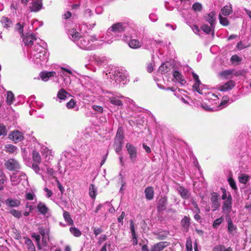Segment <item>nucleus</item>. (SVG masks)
<instances>
[{
	"label": "nucleus",
	"instance_id": "7",
	"mask_svg": "<svg viewBox=\"0 0 251 251\" xmlns=\"http://www.w3.org/2000/svg\"><path fill=\"white\" fill-rule=\"evenodd\" d=\"M9 138L15 143H17L24 139V134L18 130H14L9 135Z\"/></svg>",
	"mask_w": 251,
	"mask_h": 251
},
{
	"label": "nucleus",
	"instance_id": "2",
	"mask_svg": "<svg viewBox=\"0 0 251 251\" xmlns=\"http://www.w3.org/2000/svg\"><path fill=\"white\" fill-rule=\"evenodd\" d=\"M49 54L47 50L39 45H36L31 52L30 59L36 64H43L46 63L48 60Z\"/></svg>",
	"mask_w": 251,
	"mask_h": 251
},
{
	"label": "nucleus",
	"instance_id": "39",
	"mask_svg": "<svg viewBox=\"0 0 251 251\" xmlns=\"http://www.w3.org/2000/svg\"><path fill=\"white\" fill-rule=\"evenodd\" d=\"M69 34L71 36L72 39L76 42L78 38L80 37H79V33L77 32L75 29L70 30L69 32Z\"/></svg>",
	"mask_w": 251,
	"mask_h": 251
},
{
	"label": "nucleus",
	"instance_id": "21",
	"mask_svg": "<svg viewBox=\"0 0 251 251\" xmlns=\"http://www.w3.org/2000/svg\"><path fill=\"white\" fill-rule=\"evenodd\" d=\"M177 191L183 199H187L189 198L190 193L187 189L182 186H179L177 188Z\"/></svg>",
	"mask_w": 251,
	"mask_h": 251
},
{
	"label": "nucleus",
	"instance_id": "16",
	"mask_svg": "<svg viewBox=\"0 0 251 251\" xmlns=\"http://www.w3.org/2000/svg\"><path fill=\"white\" fill-rule=\"evenodd\" d=\"M56 74V73L54 71H45L40 73V76L43 81H47L50 79V78L55 76Z\"/></svg>",
	"mask_w": 251,
	"mask_h": 251
},
{
	"label": "nucleus",
	"instance_id": "62",
	"mask_svg": "<svg viewBox=\"0 0 251 251\" xmlns=\"http://www.w3.org/2000/svg\"><path fill=\"white\" fill-rule=\"evenodd\" d=\"M149 18L153 22L157 21L158 19L157 15L154 13H151L149 15Z\"/></svg>",
	"mask_w": 251,
	"mask_h": 251
},
{
	"label": "nucleus",
	"instance_id": "3",
	"mask_svg": "<svg viewBox=\"0 0 251 251\" xmlns=\"http://www.w3.org/2000/svg\"><path fill=\"white\" fill-rule=\"evenodd\" d=\"M97 40L95 36H84L78 38L77 45L80 48L83 50H92L96 48L93 43Z\"/></svg>",
	"mask_w": 251,
	"mask_h": 251
},
{
	"label": "nucleus",
	"instance_id": "19",
	"mask_svg": "<svg viewBox=\"0 0 251 251\" xmlns=\"http://www.w3.org/2000/svg\"><path fill=\"white\" fill-rule=\"evenodd\" d=\"M167 245L168 243L166 242H160L152 247L151 251H161Z\"/></svg>",
	"mask_w": 251,
	"mask_h": 251
},
{
	"label": "nucleus",
	"instance_id": "22",
	"mask_svg": "<svg viewBox=\"0 0 251 251\" xmlns=\"http://www.w3.org/2000/svg\"><path fill=\"white\" fill-rule=\"evenodd\" d=\"M173 76L181 85L185 84L186 82L183 76L178 71L174 72Z\"/></svg>",
	"mask_w": 251,
	"mask_h": 251
},
{
	"label": "nucleus",
	"instance_id": "45",
	"mask_svg": "<svg viewBox=\"0 0 251 251\" xmlns=\"http://www.w3.org/2000/svg\"><path fill=\"white\" fill-rule=\"evenodd\" d=\"M166 199L164 198L159 200L158 205V208L159 210H163L166 208Z\"/></svg>",
	"mask_w": 251,
	"mask_h": 251
},
{
	"label": "nucleus",
	"instance_id": "58",
	"mask_svg": "<svg viewBox=\"0 0 251 251\" xmlns=\"http://www.w3.org/2000/svg\"><path fill=\"white\" fill-rule=\"evenodd\" d=\"M10 213L15 217L18 218H20L22 216L21 212L15 209H12L11 210H10Z\"/></svg>",
	"mask_w": 251,
	"mask_h": 251
},
{
	"label": "nucleus",
	"instance_id": "30",
	"mask_svg": "<svg viewBox=\"0 0 251 251\" xmlns=\"http://www.w3.org/2000/svg\"><path fill=\"white\" fill-rule=\"evenodd\" d=\"M25 18L23 19H21L20 22L16 25L15 28L16 30L21 34L22 36H24L23 34V27L25 25Z\"/></svg>",
	"mask_w": 251,
	"mask_h": 251
},
{
	"label": "nucleus",
	"instance_id": "10",
	"mask_svg": "<svg viewBox=\"0 0 251 251\" xmlns=\"http://www.w3.org/2000/svg\"><path fill=\"white\" fill-rule=\"evenodd\" d=\"M42 7L41 0H32V2L30 3L29 8L31 12H37L40 10Z\"/></svg>",
	"mask_w": 251,
	"mask_h": 251
},
{
	"label": "nucleus",
	"instance_id": "4",
	"mask_svg": "<svg viewBox=\"0 0 251 251\" xmlns=\"http://www.w3.org/2000/svg\"><path fill=\"white\" fill-rule=\"evenodd\" d=\"M102 97L104 100L110 102L113 105L118 106L123 105V102L120 99L124 98V97L121 95H117L116 93L104 91H103Z\"/></svg>",
	"mask_w": 251,
	"mask_h": 251
},
{
	"label": "nucleus",
	"instance_id": "64",
	"mask_svg": "<svg viewBox=\"0 0 251 251\" xmlns=\"http://www.w3.org/2000/svg\"><path fill=\"white\" fill-rule=\"evenodd\" d=\"M39 164L37 163H33L32 164V168L36 173H38L40 171Z\"/></svg>",
	"mask_w": 251,
	"mask_h": 251
},
{
	"label": "nucleus",
	"instance_id": "34",
	"mask_svg": "<svg viewBox=\"0 0 251 251\" xmlns=\"http://www.w3.org/2000/svg\"><path fill=\"white\" fill-rule=\"evenodd\" d=\"M232 12V8L230 6L226 5L224 6L222 9L221 13L222 16H228Z\"/></svg>",
	"mask_w": 251,
	"mask_h": 251
},
{
	"label": "nucleus",
	"instance_id": "35",
	"mask_svg": "<svg viewBox=\"0 0 251 251\" xmlns=\"http://www.w3.org/2000/svg\"><path fill=\"white\" fill-rule=\"evenodd\" d=\"M32 159L34 162L33 163L40 164L41 162V156L39 153L36 151H33L32 152Z\"/></svg>",
	"mask_w": 251,
	"mask_h": 251
},
{
	"label": "nucleus",
	"instance_id": "9",
	"mask_svg": "<svg viewBox=\"0 0 251 251\" xmlns=\"http://www.w3.org/2000/svg\"><path fill=\"white\" fill-rule=\"evenodd\" d=\"M236 83L232 80H230L226 83L217 86V89L222 92H226L231 90L235 86Z\"/></svg>",
	"mask_w": 251,
	"mask_h": 251
},
{
	"label": "nucleus",
	"instance_id": "55",
	"mask_svg": "<svg viewBox=\"0 0 251 251\" xmlns=\"http://www.w3.org/2000/svg\"><path fill=\"white\" fill-rule=\"evenodd\" d=\"M223 219L222 217L220 218L216 219L213 223V227L215 228H217L220 225V224L223 222Z\"/></svg>",
	"mask_w": 251,
	"mask_h": 251
},
{
	"label": "nucleus",
	"instance_id": "57",
	"mask_svg": "<svg viewBox=\"0 0 251 251\" xmlns=\"http://www.w3.org/2000/svg\"><path fill=\"white\" fill-rule=\"evenodd\" d=\"M230 61L232 63H238L241 61V58L237 55H234L231 56Z\"/></svg>",
	"mask_w": 251,
	"mask_h": 251
},
{
	"label": "nucleus",
	"instance_id": "37",
	"mask_svg": "<svg viewBox=\"0 0 251 251\" xmlns=\"http://www.w3.org/2000/svg\"><path fill=\"white\" fill-rule=\"evenodd\" d=\"M97 188L94 184H91L89 187V194L91 198L95 199L97 195Z\"/></svg>",
	"mask_w": 251,
	"mask_h": 251
},
{
	"label": "nucleus",
	"instance_id": "28",
	"mask_svg": "<svg viewBox=\"0 0 251 251\" xmlns=\"http://www.w3.org/2000/svg\"><path fill=\"white\" fill-rule=\"evenodd\" d=\"M146 198L148 200H151L153 199L154 196V191L151 187H148L145 190Z\"/></svg>",
	"mask_w": 251,
	"mask_h": 251
},
{
	"label": "nucleus",
	"instance_id": "26",
	"mask_svg": "<svg viewBox=\"0 0 251 251\" xmlns=\"http://www.w3.org/2000/svg\"><path fill=\"white\" fill-rule=\"evenodd\" d=\"M205 20L209 23L211 26L212 27L214 25L215 19H216V14L214 12H211L209 14L206 15L205 17Z\"/></svg>",
	"mask_w": 251,
	"mask_h": 251
},
{
	"label": "nucleus",
	"instance_id": "12",
	"mask_svg": "<svg viewBox=\"0 0 251 251\" xmlns=\"http://www.w3.org/2000/svg\"><path fill=\"white\" fill-rule=\"evenodd\" d=\"M218 195L216 193H213L210 198L211 207L213 211L216 210L220 206L218 201Z\"/></svg>",
	"mask_w": 251,
	"mask_h": 251
},
{
	"label": "nucleus",
	"instance_id": "44",
	"mask_svg": "<svg viewBox=\"0 0 251 251\" xmlns=\"http://www.w3.org/2000/svg\"><path fill=\"white\" fill-rule=\"evenodd\" d=\"M212 251H232L230 247L226 248L224 246L219 245L213 248Z\"/></svg>",
	"mask_w": 251,
	"mask_h": 251
},
{
	"label": "nucleus",
	"instance_id": "43",
	"mask_svg": "<svg viewBox=\"0 0 251 251\" xmlns=\"http://www.w3.org/2000/svg\"><path fill=\"white\" fill-rule=\"evenodd\" d=\"M169 65L168 63H163L162 64L158 69V72L161 73V74L166 73L169 71Z\"/></svg>",
	"mask_w": 251,
	"mask_h": 251
},
{
	"label": "nucleus",
	"instance_id": "52",
	"mask_svg": "<svg viewBox=\"0 0 251 251\" xmlns=\"http://www.w3.org/2000/svg\"><path fill=\"white\" fill-rule=\"evenodd\" d=\"M228 182L232 189L235 190H237V188L236 185V183L232 177H229L228 178Z\"/></svg>",
	"mask_w": 251,
	"mask_h": 251
},
{
	"label": "nucleus",
	"instance_id": "8",
	"mask_svg": "<svg viewBox=\"0 0 251 251\" xmlns=\"http://www.w3.org/2000/svg\"><path fill=\"white\" fill-rule=\"evenodd\" d=\"M4 165L9 171H13L20 168V165L19 162L13 158L9 159L7 160L5 162Z\"/></svg>",
	"mask_w": 251,
	"mask_h": 251
},
{
	"label": "nucleus",
	"instance_id": "36",
	"mask_svg": "<svg viewBox=\"0 0 251 251\" xmlns=\"http://www.w3.org/2000/svg\"><path fill=\"white\" fill-rule=\"evenodd\" d=\"M25 243L27 246L28 251H35L34 245L31 240L28 238H25Z\"/></svg>",
	"mask_w": 251,
	"mask_h": 251
},
{
	"label": "nucleus",
	"instance_id": "41",
	"mask_svg": "<svg viewBox=\"0 0 251 251\" xmlns=\"http://www.w3.org/2000/svg\"><path fill=\"white\" fill-rule=\"evenodd\" d=\"M68 93L63 89H60L57 93V97L60 100H65L67 98Z\"/></svg>",
	"mask_w": 251,
	"mask_h": 251
},
{
	"label": "nucleus",
	"instance_id": "48",
	"mask_svg": "<svg viewBox=\"0 0 251 251\" xmlns=\"http://www.w3.org/2000/svg\"><path fill=\"white\" fill-rule=\"evenodd\" d=\"M124 135L122 130L121 129H118L115 139L116 140H124Z\"/></svg>",
	"mask_w": 251,
	"mask_h": 251
},
{
	"label": "nucleus",
	"instance_id": "24",
	"mask_svg": "<svg viewBox=\"0 0 251 251\" xmlns=\"http://www.w3.org/2000/svg\"><path fill=\"white\" fill-rule=\"evenodd\" d=\"M37 209L41 214L44 215L47 214L49 212V208L44 203L42 202H40L38 204Z\"/></svg>",
	"mask_w": 251,
	"mask_h": 251
},
{
	"label": "nucleus",
	"instance_id": "54",
	"mask_svg": "<svg viewBox=\"0 0 251 251\" xmlns=\"http://www.w3.org/2000/svg\"><path fill=\"white\" fill-rule=\"evenodd\" d=\"M192 8L195 11L200 12L201 10L202 5L201 3L196 2L193 4Z\"/></svg>",
	"mask_w": 251,
	"mask_h": 251
},
{
	"label": "nucleus",
	"instance_id": "1",
	"mask_svg": "<svg viewBox=\"0 0 251 251\" xmlns=\"http://www.w3.org/2000/svg\"><path fill=\"white\" fill-rule=\"evenodd\" d=\"M126 28V25L124 23H116L113 24L108 28L103 37L104 39H101L100 41L106 44H111L114 40H120L121 35L119 34L124 32Z\"/></svg>",
	"mask_w": 251,
	"mask_h": 251
},
{
	"label": "nucleus",
	"instance_id": "6",
	"mask_svg": "<svg viewBox=\"0 0 251 251\" xmlns=\"http://www.w3.org/2000/svg\"><path fill=\"white\" fill-rule=\"evenodd\" d=\"M27 177L25 173L20 171H17L13 173L10 176V180L12 184L16 185L22 180H26Z\"/></svg>",
	"mask_w": 251,
	"mask_h": 251
},
{
	"label": "nucleus",
	"instance_id": "31",
	"mask_svg": "<svg viewBox=\"0 0 251 251\" xmlns=\"http://www.w3.org/2000/svg\"><path fill=\"white\" fill-rule=\"evenodd\" d=\"M190 218L187 216H185L181 221V225L183 228L187 231L190 226Z\"/></svg>",
	"mask_w": 251,
	"mask_h": 251
},
{
	"label": "nucleus",
	"instance_id": "20",
	"mask_svg": "<svg viewBox=\"0 0 251 251\" xmlns=\"http://www.w3.org/2000/svg\"><path fill=\"white\" fill-rule=\"evenodd\" d=\"M113 77L117 83L124 81L126 79V76L119 72H115L113 75Z\"/></svg>",
	"mask_w": 251,
	"mask_h": 251
},
{
	"label": "nucleus",
	"instance_id": "23",
	"mask_svg": "<svg viewBox=\"0 0 251 251\" xmlns=\"http://www.w3.org/2000/svg\"><path fill=\"white\" fill-rule=\"evenodd\" d=\"M5 204L10 207H17L20 205L21 202L18 199H12L11 198L7 199L5 201Z\"/></svg>",
	"mask_w": 251,
	"mask_h": 251
},
{
	"label": "nucleus",
	"instance_id": "13",
	"mask_svg": "<svg viewBox=\"0 0 251 251\" xmlns=\"http://www.w3.org/2000/svg\"><path fill=\"white\" fill-rule=\"evenodd\" d=\"M36 40V37L33 33L27 34L25 36H24L23 38V42L26 46H32L34 41Z\"/></svg>",
	"mask_w": 251,
	"mask_h": 251
},
{
	"label": "nucleus",
	"instance_id": "61",
	"mask_svg": "<svg viewBox=\"0 0 251 251\" xmlns=\"http://www.w3.org/2000/svg\"><path fill=\"white\" fill-rule=\"evenodd\" d=\"M75 102L73 99H71L68 102L66 103V106L69 109L73 108L75 105Z\"/></svg>",
	"mask_w": 251,
	"mask_h": 251
},
{
	"label": "nucleus",
	"instance_id": "14",
	"mask_svg": "<svg viewBox=\"0 0 251 251\" xmlns=\"http://www.w3.org/2000/svg\"><path fill=\"white\" fill-rule=\"evenodd\" d=\"M233 70H227L220 72L219 76L225 79H229L233 78Z\"/></svg>",
	"mask_w": 251,
	"mask_h": 251
},
{
	"label": "nucleus",
	"instance_id": "38",
	"mask_svg": "<svg viewBox=\"0 0 251 251\" xmlns=\"http://www.w3.org/2000/svg\"><path fill=\"white\" fill-rule=\"evenodd\" d=\"M1 22L3 25V27L6 28L10 27L12 25V22L10 21V20L5 17L2 18Z\"/></svg>",
	"mask_w": 251,
	"mask_h": 251
},
{
	"label": "nucleus",
	"instance_id": "53",
	"mask_svg": "<svg viewBox=\"0 0 251 251\" xmlns=\"http://www.w3.org/2000/svg\"><path fill=\"white\" fill-rule=\"evenodd\" d=\"M95 60L98 64L101 65L106 61V59L105 56H97L95 58Z\"/></svg>",
	"mask_w": 251,
	"mask_h": 251
},
{
	"label": "nucleus",
	"instance_id": "46",
	"mask_svg": "<svg viewBox=\"0 0 251 251\" xmlns=\"http://www.w3.org/2000/svg\"><path fill=\"white\" fill-rule=\"evenodd\" d=\"M70 231L75 237H79L81 235V231L77 228L72 227L70 228Z\"/></svg>",
	"mask_w": 251,
	"mask_h": 251
},
{
	"label": "nucleus",
	"instance_id": "56",
	"mask_svg": "<svg viewBox=\"0 0 251 251\" xmlns=\"http://www.w3.org/2000/svg\"><path fill=\"white\" fill-rule=\"evenodd\" d=\"M201 29L202 30H203L204 32L210 34L212 32V28L210 26L204 25L201 27Z\"/></svg>",
	"mask_w": 251,
	"mask_h": 251
},
{
	"label": "nucleus",
	"instance_id": "40",
	"mask_svg": "<svg viewBox=\"0 0 251 251\" xmlns=\"http://www.w3.org/2000/svg\"><path fill=\"white\" fill-rule=\"evenodd\" d=\"M69 34L71 36L72 39L76 42L78 38L80 37H79V33L77 32L75 29L70 30L69 32Z\"/></svg>",
	"mask_w": 251,
	"mask_h": 251
},
{
	"label": "nucleus",
	"instance_id": "18",
	"mask_svg": "<svg viewBox=\"0 0 251 251\" xmlns=\"http://www.w3.org/2000/svg\"><path fill=\"white\" fill-rule=\"evenodd\" d=\"M232 198L230 195H228L227 199L224 201L223 205V210L227 213L230 212L231 209Z\"/></svg>",
	"mask_w": 251,
	"mask_h": 251
},
{
	"label": "nucleus",
	"instance_id": "27",
	"mask_svg": "<svg viewBox=\"0 0 251 251\" xmlns=\"http://www.w3.org/2000/svg\"><path fill=\"white\" fill-rule=\"evenodd\" d=\"M4 151L7 152L14 153L17 152L18 148L12 144H6L4 146Z\"/></svg>",
	"mask_w": 251,
	"mask_h": 251
},
{
	"label": "nucleus",
	"instance_id": "25",
	"mask_svg": "<svg viewBox=\"0 0 251 251\" xmlns=\"http://www.w3.org/2000/svg\"><path fill=\"white\" fill-rule=\"evenodd\" d=\"M129 46L132 49H138L142 46V43L136 39H131L128 43Z\"/></svg>",
	"mask_w": 251,
	"mask_h": 251
},
{
	"label": "nucleus",
	"instance_id": "11",
	"mask_svg": "<svg viewBox=\"0 0 251 251\" xmlns=\"http://www.w3.org/2000/svg\"><path fill=\"white\" fill-rule=\"evenodd\" d=\"M227 223V231L229 234L235 235L237 233V228L234 225L230 218L226 219Z\"/></svg>",
	"mask_w": 251,
	"mask_h": 251
},
{
	"label": "nucleus",
	"instance_id": "50",
	"mask_svg": "<svg viewBox=\"0 0 251 251\" xmlns=\"http://www.w3.org/2000/svg\"><path fill=\"white\" fill-rule=\"evenodd\" d=\"M14 98V97L13 94L11 92H8L7 95V102L9 104H11L13 101Z\"/></svg>",
	"mask_w": 251,
	"mask_h": 251
},
{
	"label": "nucleus",
	"instance_id": "60",
	"mask_svg": "<svg viewBox=\"0 0 251 251\" xmlns=\"http://www.w3.org/2000/svg\"><path fill=\"white\" fill-rule=\"evenodd\" d=\"M6 133V127L4 125L0 124V136L5 135Z\"/></svg>",
	"mask_w": 251,
	"mask_h": 251
},
{
	"label": "nucleus",
	"instance_id": "15",
	"mask_svg": "<svg viewBox=\"0 0 251 251\" xmlns=\"http://www.w3.org/2000/svg\"><path fill=\"white\" fill-rule=\"evenodd\" d=\"M41 151L46 161H48L52 159V155L51 154V151L47 147L45 146L42 147Z\"/></svg>",
	"mask_w": 251,
	"mask_h": 251
},
{
	"label": "nucleus",
	"instance_id": "63",
	"mask_svg": "<svg viewBox=\"0 0 251 251\" xmlns=\"http://www.w3.org/2000/svg\"><path fill=\"white\" fill-rule=\"evenodd\" d=\"M56 182L57 183V187L59 189V190L60 191L62 194L63 193L64 191V187L61 184V183L59 181V180L56 178Z\"/></svg>",
	"mask_w": 251,
	"mask_h": 251
},
{
	"label": "nucleus",
	"instance_id": "32",
	"mask_svg": "<svg viewBox=\"0 0 251 251\" xmlns=\"http://www.w3.org/2000/svg\"><path fill=\"white\" fill-rule=\"evenodd\" d=\"M63 217L65 221V222L69 225H74V221L72 220L70 213L66 211H64L63 212Z\"/></svg>",
	"mask_w": 251,
	"mask_h": 251
},
{
	"label": "nucleus",
	"instance_id": "49",
	"mask_svg": "<svg viewBox=\"0 0 251 251\" xmlns=\"http://www.w3.org/2000/svg\"><path fill=\"white\" fill-rule=\"evenodd\" d=\"M5 179V176L0 169V190H1L3 189V184L4 182Z\"/></svg>",
	"mask_w": 251,
	"mask_h": 251
},
{
	"label": "nucleus",
	"instance_id": "42",
	"mask_svg": "<svg viewBox=\"0 0 251 251\" xmlns=\"http://www.w3.org/2000/svg\"><path fill=\"white\" fill-rule=\"evenodd\" d=\"M238 180L241 183L246 184L249 180V176L246 174H241L238 176Z\"/></svg>",
	"mask_w": 251,
	"mask_h": 251
},
{
	"label": "nucleus",
	"instance_id": "5",
	"mask_svg": "<svg viewBox=\"0 0 251 251\" xmlns=\"http://www.w3.org/2000/svg\"><path fill=\"white\" fill-rule=\"evenodd\" d=\"M126 148L131 162L135 163L136 161L137 157V148L129 143H126Z\"/></svg>",
	"mask_w": 251,
	"mask_h": 251
},
{
	"label": "nucleus",
	"instance_id": "33",
	"mask_svg": "<svg viewBox=\"0 0 251 251\" xmlns=\"http://www.w3.org/2000/svg\"><path fill=\"white\" fill-rule=\"evenodd\" d=\"M123 144V141L116 140L115 139L114 141V148L115 151L117 153L119 154L122 149V147Z\"/></svg>",
	"mask_w": 251,
	"mask_h": 251
},
{
	"label": "nucleus",
	"instance_id": "17",
	"mask_svg": "<svg viewBox=\"0 0 251 251\" xmlns=\"http://www.w3.org/2000/svg\"><path fill=\"white\" fill-rule=\"evenodd\" d=\"M192 75L193 79L195 81V83L193 86V90H195L200 94H201L202 93L200 89V85H201V83L199 79V76L194 72H192Z\"/></svg>",
	"mask_w": 251,
	"mask_h": 251
},
{
	"label": "nucleus",
	"instance_id": "59",
	"mask_svg": "<svg viewBox=\"0 0 251 251\" xmlns=\"http://www.w3.org/2000/svg\"><path fill=\"white\" fill-rule=\"evenodd\" d=\"M93 110L98 113H101L103 112V107L102 106L94 105L92 106Z\"/></svg>",
	"mask_w": 251,
	"mask_h": 251
},
{
	"label": "nucleus",
	"instance_id": "47",
	"mask_svg": "<svg viewBox=\"0 0 251 251\" xmlns=\"http://www.w3.org/2000/svg\"><path fill=\"white\" fill-rule=\"evenodd\" d=\"M220 23L221 25L226 26L229 25V22L227 20L226 18L223 17V16H222L221 14H219V15Z\"/></svg>",
	"mask_w": 251,
	"mask_h": 251
},
{
	"label": "nucleus",
	"instance_id": "51",
	"mask_svg": "<svg viewBox=\"0 0 251 251\" xmlns=\"http://www.w3.org/2000/svg\"><path fill=\"white\" fill-rule=\"evenodd\" d=\"M228 100L229 99L227 96H224L223 97L222 100L219 105L220 109H222L226 106Z\"/></svg>",
	"mask_w": 251,
	"mask_h": 251
},
{
	"label": "nucleus",
	"instance_id": "29",
	"mask_svg": "<svg viewBox=\"0 0 251 251\" xmlns=\"http://www.w3.org/2000/svg\"><path fill=\"white\" fill-rule=\"evenodd\" d=\"M57 73L60 74L61 76L63 77L64 76H68V74L72 75L73 71L71 69L61 67L60 68V71H58Z\"/></svg>",
	"mask_w": 251,
	"mask_h": 251
}]
</instances>
